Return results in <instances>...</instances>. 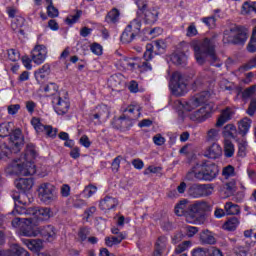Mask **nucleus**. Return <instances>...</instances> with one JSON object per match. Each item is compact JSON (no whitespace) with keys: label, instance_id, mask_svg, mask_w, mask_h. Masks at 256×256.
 Listing matches in <instances>:
<instances>
[{"label":"nucleus","instance_id":"1","mask_svg":"<svg viewBox=\"0 0 256 256\" xmlns=\"http://www.w3.org/2000/svg\"><path fill=\"white\" fill-rule=\"evenodd\" d=\"M209 211H211V205L203 200H197L190 204L187 199H183L174 208L175 215L185 217L187 223L193 225H203L205 223V215Z\"/></svg>","mask_w":256,"mask_h":256},{"label":"nucleus","instance_id":"2","mask_svg":"<svg viewBox=\"0 0 256 256\" xmlns=\"http://www.w3.org/2000/svg\"><path fill=\"white\" fill-rule=\"evenodd\" d=\"M36 156L37 151H35V146L29 144L26 148V153L24 154V156H22L18 160H14L10 164L12 173H14L15 175H23L24 177H27L29 175H35L37 170L35 169V164L31 162V158L34 159V157Z\"/></svg>","mask_w":256,"mask_h":256},{"label":"nucleus","instance_id":"3","mask_svg":"<svg viewBox=\"0 0 256 256\" xmlns=\"http://www.w3.org/2000/svg\"><path fill=\"white\" fill-rule=\"evenodd\" d=\"M195 59L199 65H203L207 58L210 59L211 65L221 67V63H217L219 58L215 54V40L213 38H205L198 45L194 46ZM216 63V64H215Z\"/></svg>","mask_w":256,"mask_h":256},{"label":"nucleus","instance_id":"4","mask_svg":"<svg viewBox=\"0 0 256 256\" xmlns=\"http://www.w3.org/2000/svg\"><path fill=\"white\" fill-rule=\"evenodd\" d=\"M219 175V168L214 163L196 164L187 174L189 181H213Z\"/></svg>","mask_w":256,"mask_h":256},{"label":"nucleus","instance_id":"5","mask_svg":"<svg viewBox=\"0 0 256 256\" xmlns=\"http://www.w3.org/2000/svg\"><path fill=\"white\" fill-rule=\"evenodd\" d=\"M24 139L21 129H16L10 136L8 145L7 143L0 144V159L7 161L11 159L13 153H19L23 147Z\"/></svg>","mask_w":256,"mask_h":256},{"label":"nucleus","instance_id":"6","mask_svg":"<svg viewBox=\"0 0 256 256\" xmlns=\"http://www.w3.org/2000/svg\"><path fill=\"white\" fill-rule=\"evenodd\" d=\"M38 199L44 203V205H51L58 199L57 188L51 183H42L38 189Z\"/></svg>","mask_w":256,"mask_h":256},{"label":"nucleus","instance_id":"7","mask_svg":"<svg viewBox=\"0 0 256 256\" xmlns=\"http://www.w3.org/2000/svg\"><path fill=\"white\" fill-rule=\"evenodd\" d=\"M247 29L243 27H234L230 30L224 32V43H234V45H239L245 43L248 39Z\"/></svg>","mask_w":256,"mask_h":256},{"label":"nucleus","instance_id":"8","mask_svg":"<svg viewBox=\"0 0 256 256\" xmlns=\"http://www.w3.org/2000/svg\"><path fill=\"white\" fill-rule=\"evenodd\" d=\"M209 97H211V93L209 91H203L192 96L188 101L181 102L180 105L184 111H195L198 107L205 105L209 101Z\"/></svg>","mask_w":256,"mask_h":256},{"label":"nucleus","instance_id":"9","mask_svg":"<svg viewBox=\"0 0 256 256\" xmlns=\"http://www.w3.org/2000/svg\"><path fill=\"white\" fill-rule=\"evenodd\" d=\"M52 105L57 115H67L71 109V102H69L66 92H57L52 98Z\"/></svg>","mask_w":256,"mask_h":256},{"label":"nucleus","instance_id":"10","mask_svg":"<svg viewBox=\"0 0 256 256\" xmlns=\"http://www.w3.org/2000/svg\"><path fill=\"white\" fill-rule=\"evenodd\" d=\"M214 191L215 186L213 184H194L188 189V195L193 199H200L213 195Z\"/></svg>","mask_w":256,"mask_h":256},{"label":"nucleus","instance_id":"11","mask_svg":"<svg viewBox=\"0 0 256 256\" xmlns=\"http://www.w3.org/2000/svg\"><path fill=\"white\" fill-rule=\"evenodd\" d=\"M139 31H141V20L136 18L125 28L120 39L123 43H131L135 36L139 35Z\"/></svg>","mask_w":256,"mask_h":256},{"label":"nucleus","instance_id":"12","mask_svg":"<svg viewBox=\"0 0 256 256\" xmlns=\"http://www.w3.org/2000/svg\"><path fill=\"white\" fill-rule=\"evenodd\" d=\"M170 87L172 89V93L179 97L187 93V84L185 83V81L183 80V76H181V73L179 72H174L172 74Z\"/></svg>","mask_w":256,"mask_h":256},{"label":"nucleus","instance_id":"13","mask_svg":"<svg viewBox=\"0 0 256 256\" xmlns=\"http://www.w3.org/2000/svg\"><path fill=\"white\" fill-rule=\"evenodd\" d=\"M211 113H213V110L211 109V105L206 104L202 106L200 109H197L190 113L189 117L191 121H195L196 123H203L211 117Z\"/></svg>","mask_w":256,"mask_h":256},{"label":"nucleus","instance_id":"14","mask_svg":"<svg viewBox=\"0 0 256 256\" xmlns=\"http://www.w3.org/2000/svg\"><path fill=\"white\" fill-rule=\"evenodd\" d=\"M48 50L43 44L36 45L31 51L32 62L35 65H43L47 60Z\"/></svg>","mask_w":256,"mask_h":256},{"label":"nucleus","instance_id":"15","mask_svg":"<svg viewBox=\"0 0 256 256\" xmlns=\"http://www.w3.org/2000/svg\"><path fill=\"white\" fill-rule=\"evenodd\" d=\"M31 125L34 127L36 133H45L47 137H56L57 131L53 130V126L50 125H44L41 123V119L37 117H33L31 119Z\"/></svg>","mask_w":256,"mask_h":256},{"label":"nucleus","instance_id":"16","mask_svg":"<svg viewBox=\"0 0 256 256\" xmlns=\"http://www.w3.org/2000/svg\"><path fill=\"white\" fill-rule=\"evenodd\" d=\"M30 213H32V219H36V221H49L51 217H53V212L51 211V208L47 207H35L32 208V210H29Z\"/></svg>","mask_w":256,"mask_h":256},{"label":"nucleus","instance_id":"17","mask_svg":"<svg viewBox=\"0 0 256 256\" xmlns=\"http://www.w3.org/2000/svg\"><path fill=\"white\" fill-rule=\"evenodd\" d=\"M35 220L32 217L26 218L24 220V224L21 226V233L24 237H37L39 232H37V228L35 229Z\"/></svg>","mask_w":256,"mask_h":256},{"label":"nucleus","instance_id":"18","mask_svg":"<svg viewBox=\"0 0 256 256\" xmlns=\"http://www.w3.org/2000/svg\"><path fill=\"white\" fill-rule=\"evenodd\" d=\"M51 75V64L45 63L43 66L34 71V77L39 85H43Z\"/></svg>","mask_w":256,"mask_h":256},{"label":"nucleus","instance_id":"19","mask_svg":"<svg viewBox=\"0 0 256 256\" xmlns=\"http://www.w3.org/2000/svg\"><path fill=\"white\" fill-rule=\"evenodd\" d=\"M221 155H223V148L217 142L208 146L204 152V157H207V159H219Z\"/></svg>","mask_w":256,"mask_h":256},{"label":"nucleus","instance_id":"20","mask_svg":"<svg viewBox=\"0 0 256 256\" xmlns=\"http://www.w3.org/2000/svg\"><path fill=\"white\" fill-rule=\"evenodd\" d=\"M38 235H41L46 241H53L55 239V227L52 225L41 226L37 228Z\"/></svg>","mask_w":256,"mask_h":256},{"label":"nucleus","instance_id":"21","mask_svg":"<svg viewBox=\"0 0 256 256\" xmlns=\"http://www.w3.org/2000/svg\"><path fill=\"white\" fill-rule=\"evenodd\" d=\"M144 15V23L146 25H155L157 20L159 19V10L156 8H150L143 12Z\"/></svg>","mask_w":256,"mask_h":256},{"label":"nucleus","instance_id":"22","mask_svg":"<svg viewBox=\"0 0 256 256\" xmlns=\"http://www.w3.org/2000/svg\"><path fill=\"white\" fill-rule=\"evenodd\" d=\"M169 240L166 236H160L156 240L153 256H163V252L167 249Z\"/></svg>","mask_w":256,"mask_h":256},{"label":"nucleus","instance_id":"23","mask_svg":"<svg viewBox=\"0 0 256 256\" xmlns=\"http://www.w3.org/2000/svg\"><path fill=\"white\" fill-rule=\"evenodd\" d=\"M117 205V199L111 196H105L102 200H100L99 207L102 211H111V209H115Z\"/></svg>","mask_w":256,"mask_h":256},{"label":"nucleus","instance_id":"24","mask_svg":"<svg viewBox=\"0 0 256 256\" xmlns=\"http://www.w3.org/2000/svg\"><path fill=\"white\" fill-rule=\"evenodd\" d=\"M124 113H128L129 119L135 121L141 117V106L139 104H131L124 110Z\"/></svg>","mask_w":256,"mask_h":256},{"label":"nucleus","instance_id":"25","mask_svg":"<svg viewBox=\"0 0 256 256\" xmlns=\"http://www.w3.org/2000/svg\"><path fill=\"white\" fill-rule=\"evenodd\" d=\"M14 183L20 191H29L30 189H33V179L31 178H19L16 179Z\"/></svg>","mask_w":256,"mask_h":256},{"label":"nucleus","instance_id":"26","mask_svg":"<svg viewBox=\"0 0 256 256\" xmlns=\"http://www.w3.org/2000/svg\"><path fill=\"white\" fill-rule=\"evenodd\" d=\"M14 124L13 122H3L0 124V137L5 139V137H11L15 130H13Z\"/></svg>","mask_w":256,"mask_h":256},{"label":"nucleus","instance_id":"27","mask_svg":"<svg viewBox=\"0 0 256 256\" xmlns=\"http://www.w3.org/2000/svg\"><path fill=\"white\" fill-rule=\"evenodd\" d=\"M231 117H233V110L231 108H226L222 111L220 117L216 122V127H223L227 121H230Z\"/></svg>","mask_w":256,"mask_h":256},{"label":"nucleus","instance_id":"28","mask_svg":"<svg viewBox=\"0 0 256 256\" xmlns=\"http://www.w3.org/2000/svg\"><path fill=\"white\" fill-rule=\"evenodd\" d=\"M24 245H26L30 251H39L40 249H43V240L24 239Z\"/></svg>","mask_w":256,"mask_h":256},{"label":"nucleus","instance_id":"29","mask_svg":"<svg viewBox=\"0 0 256 256\" xmlns=\"http://www.w3.org/2000/svg\"><path fill=\"white\" fill-rule=\"evenodd\" d=\"M221 139V130L218 128H211L206 133V141L208 143H215Z\"/></svg>","mask_w":256,"mask_h":256},{"label":"nucleus","instance_id":"30","mask_svg":"<svg viewBox=\"0 0 256 256\" xmlns=\"http://www.w3.org/2000/svg\"><path fill=\"white\" fill-rule=\"evenodd\" d=\"M251 119L245 117L242 120L239 121L238 123V129L240 135H247L249 133V129H251Z\"/></svg>","mask_w":256,"mask_h":256},{"label":"nucleus","instance_id":"31","mask_svg":"<svg viewBox=\"0 0 256 256\" xmlns=\"http://www.w3.org/2000/svg\"><path fill=\"white\" fill-rule=\"evenodd\" d=\"M224 210L226 215H239L241 213V207L233 202H227L224 205Z\"/></svg>","mask_w":256,"mask_h":256},{"label":"nucleus","instance_id":"32","mask_svg":"<svg viewBox=\"0 0 256 256\" xmlns=\"http://www.w3.org/2000/svg\"><path fill=\"white\" fill-rule=\"evenodd\" d=\"M253 245H255L254 242L246 243L245 246L238 245L234 248V253H236L238 256H247Z\"/></svg>","mask_w":256,"mask_h":256},{"label":"nucleus","instance_id":"33","mask_svg":"<svg viewBox=\"0 0 256 256\" xmlns=\"http://www.w3.org/2000/svg\"><path fill=\"white\" fill-rule=\"evenodd\" d=\"M125 237L126 236L124 233H120L118 236L106 237L105 243L107 247H113V245H119V243H121Z\"/></svg>","mask_w":256,"mask_h":256},{"label":"nucleus","instance_id":"34","mask_svg":"<svg viewBox=\"0 0 256 256\" xmlns=\"http://www.w3.org/2000/svg\"><path fill=\"white\" fill-rule=\"evenodd\" d=\"M239 219L237 217L229 218L223 225L225 231H235L239 227Z\"/></svg>","mask_w":256,"mask_h":256},{"label":"nucleus","instance_id":"35","mask_svg":"<svg viewBox=\"0 0 256 256\" xmlns=\"http://www.w3.org/2000/svg\"><path fill=\"white\" fill-rule=\"evenodd\" d=\"M171 61L174 65H183L187 62V54L183 52L174 53L171 56Z\"/></svg>","mask_w":256,"mask_h":256},{"label":"nucleus","instance_id":"36","mask_svg":"<svg viewBox=\"0 0 256 256\" xmlns=\"http://www.w3.org/2000/svg\"><path fill=\"white\" fill-rule=\"evenodd\" d=\"M224 155L228 159L235 155V145H233V142H231V140L226 139L224 141Z\"/></svg>","mask_w":256,"mask_h":256},{"label":"nucleus","instance_id":"37","mask_svg":"<svg viewBox=\"0 0 256 256\" xmlns=\"http://www.w3.org/2000/svg\"><path fill=\"white\" fill-rule=\"evenodd\" d=\"M137 58H123L121 60V65L124 69H137Z\"/></svg>","mask_w":256,"mask_h":256},{"label":"nucleus","instance_id":"38","mask_svg":"<svg viewBox=\"0 0 256 256\" xmlns=\"http://www.w3.org/2000/svg\"><path fill=\"white\" fill-rule=\"evenodd\" d=\"M200 241L203 245H215V236L209 232H204L200 236Z\"/></svg>","mask_w":256,"mask_h":256},{"label":"nucleus","instance_id":"39","mask_svg":"<svg viewBox=\"0 0 256 256\" xmlns=\"http://www.w3.org/2000/svg\"><path fill=\"white\" fill-rule=\"evenodd\" d=\"M46 3H48V6H47L48 17H51L52 19H55V17H59V10L53 5V0H46Z\"/></svg>","mask_w":256,"mask_h":256},{"label":"nucleus","instance_id":"40","mask_svg":"<svg viewBox=\"0 0 256 256\" xmlns=\"http://www.w3.org/2000/svg\"><path fill=\"white\" fill-rule=\"evenodd\" d=\"M120 15L121 13L119 12V10L117 8H114L110 12H108L106 16V21H108V23H117V21H119Z\"/></svg>","mask_w":256,"mask_h":256},{"label":"nucleus","instance_id":"41","mask_svg":"<svg viewBox=\"0 0 256 256\" xmlns=\"http://www.w3.org/2000/svg\"><path fill=\"white\" fill-rule=\"evenodd\" d=\"M11 252L12 256H29V252L17 244L11 246Z\"/></svg>","mask_w":256,"mask_h":256},{"label":"nucleus","instance_id":"42","mask_svg":"<svg viewBox=\"0 0 256 256\" xmlns=\"http://www.w3.org/2000/svg\"><path fill=\"white\" fill-rule=\"evenodd\" d=\"M219 87L222 91H233L235 89V84L233 82H229V80L222 78L219 81Z\"/></svg>","mask_w":256,"mask_h":256},{"label":"nucleus","instance_id":"43","mask_svg":"<svg viewBox=\"0 0 256 256\" xmlns=\"http://www.w3.org/2000/svg\"><path fill=\"white\" fill-rule=\"evenodd\" d=\"M190 247L191 241H184L175 248L174 253L176 255H181V253H185V251L189 250Z\"/></svg>","mask_w":256,"mask_h":256},{"label":"nucleus","instance_id":"44","mask_svg":"<svg viewBox=\"0 0 256 256\" xmlns=\"http://www.w3.org/2000/svg\"><path fill=\"white\" fill-rule=\"evenodd\" d=\"M81 15H83V11L81 10H76L75 15H70L66 18V23L67 25H75L79 19H81Z\"/></svg>","mask_w":256,"mask_h":256},{"label":"nucleus","instance_id":"45","mask_svg":"<svg viewBox=\"0 0 256 256\" xmlns=\"http://www.w3.org/2000/svg\"><path fill=\"white\" fill-rule=\"evenodd\" d=\"M247 51L249 53H255L256 52V27L253 29L252 37L250 39V42L247 46Z\"/></svg>","mask_w":256,"mask_h":256},{"label":"nucleus","instance_id":"46","mask_svg":"<svg viewBox=\"0 0 256 256\" xmlns=\"http://www.w3.org/2000/svg\"><path fill=\"white\" fill-rule=\"evenodd\" d=\"M150 60H144L141 64L137 63L136 67L140 69L141 73H147L153 71V66L149 62Z\"/></svg>","mask_w":256,"mask_h":256},{"label":"nucleus","instance_id":"47","mask_svg":"<svg viewBox=\"0 0 256 256\" xmlns=\"http://www.w3.org/2000/svg\"><path fill=\"white\" fill-rule=\"evenodd\" d=\"M201 21L208 27L209 29L215 28V23H217V18L215 16H208L201 18Z\"/></svg>","mask_w":256,"mask_h":256},{"label":"nucleus","instance_id":"48","mask_svg":"<svg viewBox=\"0 0 256 256\" xmlns=\"http://www.w3.org/2000/svg\"><path fill=\"white\" fill-rule=\"evenodd\" d=\"M222 175L225 179H229V177H235V167L228 165L223 168Z\"/></svg>","mask_w":256,"mask_h":256},{"label":"nucleus","instance_id":"49","mask_svg":"<svg viewBox=\"0 0 256 256\" xmlns=\"http://www.w3.org/2000/svg\"><path fill=\"white\" fill-rule=\"evenodd\" d=\"M58 90L59 86H57L55 83H49L44 87L45 93H49V95H54V97L57 95Z\"/></svg>","mask_w":256,"mask_h":256},{"label":"nucleus","instance_id":"50","mask_svg":"<svg viewBox=\"0 0 256 256\" xmlns=\"http://www.w3.org/2000/svg\"><path fill=\"white\" fill-rule=\"evenodd\" d=\"M97 193V186L89 185L87 186L84 191L83 195L86 197V199H89L90 197H93Z\"/></svg>","mask_w":256,"mask_h":256},{"label":"nucleus","instance_id":"51","mask_svg":"<svg viewBox=\"0 0 256 256\" xmlns=\"http://www.w3.org/2000/svg\"><path fill=\"white\" fill-rule=\"evenodd\" d=\"M152 45L153 49H157L159 53H163L167 49V44L164 40H155Z\"/></svg>","mask_w":256,"mask_h":256},{"label":"nucleus","instance_id":"52","mask_svg":"<svg viewBox=\"0 0 256 256\" xmlns=\"http://www.w3.org/2000/svg\"><path fill=\"white\" fill-rule=\"evenodd\" d=\"M144 61H151L153 59V44L146 45V51L143 54Z\"/></svg>","mask_w":256,"mask_h":256},{"label":"nucleus","instance_id":"53","mask_svg":"<svg viewBox=\"0 0 256 256\" xmlns=\"http://www.w3.org/2000/svg\"><path fill=\"white\" fill-rule=\"evenodd\" d=\"M14 200L20 203V205H29V203H31V199H29L25 192H22L18 197H15Z\"/></svg>","mask_w":256,"mask_h":256},{"label":"nucleus","instance_id":"54","mask_svg":"<svg viewBox=\"0 0 256 256\" xmlns=\"http://www.w3.org/2000/svg\"><path fill=\"white\" fill-rule=\"evenodd\" d=\"M90 51L94 55L101 56V55H103V46H101V44L95 42L92 45H90Z\"/></svg>","mask_w":256,"mask_h":256},{"label":"nucleus","instance_id":"55","mask_svg":"<svg viewBox=\"0 0 256 256\" xmlns=\"http://www.w3.org/2000/svg\"><path fill=\"white\" fill-rule=\"evenodd\" d=\"M8 115H11L12 117L17 115L19 111H21V105L20 104H11L7 106Z\"/></svg>","mask_w":256,"mask_h":256},{"label":"nucleus","instance_id":"56","mask_svg":"<svg viewBox=\"0 0 256 256\" xmlns=\"http://www.w3.org/2000/svg\"><path fill=\"white\" fill-rule=\"evenodd\" d=\"M237 131L235 125L228 124L224 127L223 135L224 137H233V133Z\"/></svg>","mask_w":256,"mask_h":256},{"label":"nucleus","instance_id":"57","mask_svg":"<svg viewBox=\"0 0 256 256\" xmlns=\"http://www.w3.org/2000/svg\"><path fill=\"white\" fill-rule=\"evenodd\" d=\"M8 58L10 61H19V59H21V54H19V51L15 50V49H10L8 50Z\"/></svg>","mask_w":256,"mask_h":256},{"label":"nucleus","instance_id":"58","mask_svg":"<svg viewBox=\"0 0 256 256\" xmlns=\"http://www.w3.org/2000/svg\"><path fill=\"white\" fill-rule=\"evenodd\" d=\"M245 151H247V141L246 140H240L238 142V155L243 157L245 155Z\"/></svg>","mask_w":256,"mask_h":256},{"label":"nucleus","instance_id":"59","mask_svg":"<svg viewBox=\"0 0 256 256\" xmlns=\"http://www.w3.org/2000/svg\"><path fill=\"white\" fill-rule=\"evenodd\" d=\"M253 2H244L242 5V13L244 15H249V13H253Z\"/></svg>","mask_w":256,"mask_h":256},{"label":"nucleus","instance_id":"60","mask_svg":"<svg viewBox=\"0 0 256 256\" xmlns=\"http://www.w3.org/2000/svg\"><path fill=\"white\" fill-rule=\"evenodd\" d=\"M256 92V84L246 88L243 92H242V97L243 99H249V97H251V95H253Z\"/></svg>","mask_w":256,"mask_h":256},{"label":"nucleus","instance_id":"61","mask_svg":"<svg viewBox=\"0 0 256 256\" xmlns=\"http://www.w3.org/2000/svg\"><path fill=\"white\" fill-rule=\"evenodd\" d=\"M197 33H198L197 26H195V23H191L186 30V36L187 37H195V35H197Z\"/></svg>","mask_w":256,"mask_h":256},{"label":"nucleus","instance_id":"62","mask_svg":"<svg viewBox=\"0 0 256 256\" xmlns=\"http://www.w3.org/2000/svg\"><path fill=\"white\" fill-rule=\"evenodd\" d=\"M60 195L61 197H69L71 195V186L69 184H63L60 187Z\"/></svg>","mask_w":256,"mask_h":256},{"label":"nucleus","instance_id":"63","mask_svg":"<svg viewBox=\"0 0 256 256\" xmlns=\"http://www.w3.org/2000/svg\"><path fill=\"white\" fill-rule=\"evenodd\" d=\"M209 250L206 248H195L192 250V256H208Z\"/></svg>","mask_w":256,"mask_h":256},{"label":"nucleus","instance_id":"64","mask_svg":"<svg viewBox=\"0 0 256 256\" xmlns=\"http://www.w3.org/2000/svg\"><path fill=\"white\" fill-rule=\"evenodd\" d=\"M208 256H223V252L219 248L211 247L208 250Z\"/></svg>","mask_w":256,"mask_h":256}]
</instances>
